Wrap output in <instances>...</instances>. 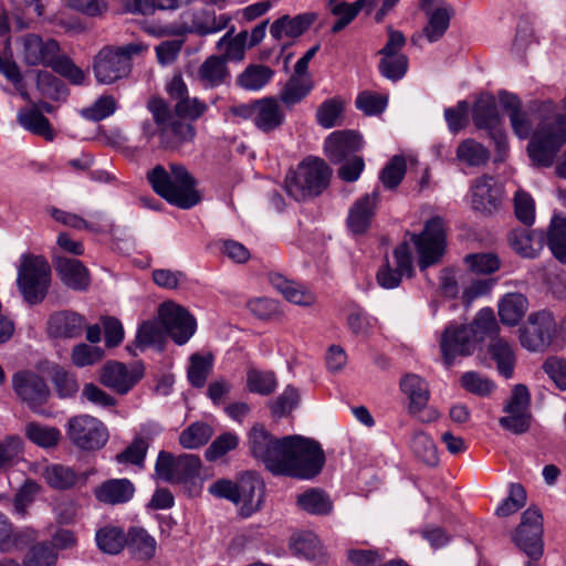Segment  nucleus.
Here are the masks:
<instances>
[{
	"mask_svg": "<svg viewBox=\"0 0 566 566\" xmlns=\"http://www.w3.org/2000/svg\"><path fill=\"white\" fill-rule=\"evenodd\" d=\"M531 395L526 386L516 385L505 403L503 411L506 416L499 419L500 426L514 434H522L531 427Z\"/></svg>",
	"mask_w": 566,
	"mask_h": 566,
	"instance_id": "obj_13",
	"label": "nucleus"
},
{
	"mask_svg": "<svg viewBox=\"0 0 566 566\" xmlns=\"http://www.w3.org/2000/svg\"><path fill=\"white\" fill-rule=\"evenodd\" d=\"M247 386L251 392L269 396L275 391L277 380L273 371L250 369L247 374Z\"/></svg>",
	"mask_w": 566,
	"mask_h": 566,
	"instance_id": "obj_53",
	"label": "nucleus"
},
{
	"mask_svg": "<svg viewBox=\"0 0 566 566\" xmlns=\"http://www.w3.org/2000/svg\"><path fill=\"white\" fill-rule=\"evenodd\" d=\"M55 271L63 284L75 291H85L91 284L87 268L76 259L57 258Z\"/></svg>",
	"mask_w": 566,
	"mask_h": 566,
	"instance_id": "obj_33",
	"label": "nucleus"
},
{
	"mask_svg": "<svg viewBox=\"0 0 566 566\" xmlns=\"http://www.w3.org/2000/svg\"><path fill=\"white\" fill-rule=\"evenodd\" d=\"M201 460L195 454L175 457L167 451L158 453L155 463L157 479L168 483H185L199 475Z\"/></svg>",
	"mask_w": 566,
	"mask_h": 566,
	"instance_id": "obj_11",
	"label": "nucleus"
},
{
	"mask_svg": "<svg viewBox=\"0 0 566 566\" xmlns=\"http://www.w3.org/2000/svg\"><path fill=\"white\" fill-rule=\"evenodd\" d=\"M254 113V126L263 133L280 128L285 120L282 104L275 97L256 99Z\"/></svg>",
	"mask_w": 566,
	"mask_h": 566,
	"instance_id": "obj_28",
	"label": "nucleus"
},
{
	"mask_svg": "<svg viewBox=\"0 0 566 566\" xmlns=\"http://www.w3.org/2000/svg\"><path fill=\"white\" fill-rule=\"evenodd\" d=\"M527 298L521 293L505 294L499 304V316L502 323L514 326L525 315Z\"/></svg>",
	"mask_w": 566,
	"mask_h": 566,
	"instance_id": "obj_38",
	"label": "nucleus"
},
{
	"mask_svg": "<svg viewBox=\"0 0 566 566\" xmlns=\"http://www.w3.org/2000/svg\"><path fill=\"white\" fill-rule=\"evenodd\" d=\"M543 515L537 507H528L523 512L513 542L531 558L539 560L544 553Z\"/></svg>",
	"mask_w": 566,
	"mask_h": 566,
	"instance_id": "obj_12",
	"label": "nucleus"
},
{
	"mask_svg": "<svg viewBox=\"0 0 566 566\" xmlns=\"http://www.w3.org/2000/svg\"><path fill=\"white\" fill-rule=\"evenodd\" d=\"M410 447L413 454L427 465L434 467L438 464V451L436 444L428 434L423 432H416L412 436Z\"/></svg>",
	"mask_w": 566,
	"mask_h": 566,
	"instance_id": "obj_52",
	"label": "nucleus"
},
{
	"mask_svg": "<svg viewBox=\"0 0 566 566\" xmlns=\"http://www.w3.org/2000/svg\"><path fill=\"white\" fill-rule=\"evenodd\" d=\"M274 75V71L262 64H251L237 77V84L247 91H259Z\"/></svg>",
	"mask_w": 566,
	"mask_h": 566,
	"instance_id": "obj_43",
	"label": "nucleus"
},
{
	"mask_svg": "<svg viewBox=\"0 0 566 566\" xmlns=\"http://www.w3.org/2000/svg\"><path fill=\"white\" fill-rule=\"evenodd\" d=\"M555 334V321L547 312H538L528 316L521 333V344L532 352L544 350Z\"/></svg>",
	"mask_w": 566,
	"mask_h": 566,
	"instance_id": "obj_15",
	"label": "nucleus"
},
{
	"mask_svg": "<svg viewBox=\"0 0 566 566\" xmlns=\"http://www.w3.org/2000/svg\"><path fill=\"white\" fill-rule=\"evenodd\" d=\"M473 122L478 128L495 130L493 138L495 139L499 148L505 146V136L501 130H497L500 116L496 108V103L493 96L482 95L478 98L473 107Z\"/></svg>",
	"mask_w": 566,
	"mask_h": 566,
	"instance_id": "obj_25",
	"label": "nucleus"
},
{
	"mask_svg": "<svg viewBox=\"0 0 566 566\" xmlns=\"http://www.w3.org/2000/svg\"><path fill=\"white\" fill-rule=\"evenodd\" d=\"M452 15L453 9L450 6L439 7L428 12L429 20L423 33L429 42H436L442 38L449 28Z\"/></svg>",
	"mask_w": 566,
	"mask_h": 566,
	"instance_id": "obj_46",
	"label": "nucleus"
},
{
	"mask_svg": "<svg viewBox=\"0 0 566 566\" xmlns=\"http://www.w3.org/2000/svg\"><path fill=\"white\" fill-rule=\"evenodd\" d=\"M297 504L305 512L315 515L328 514L333 509L329 496L318 489H310L298 495Z\"/></svg>",
	"mask_w": 566,
	"mask_h": 566,
	"instance_id": "obj_47",
	"label": "nucleus"
},
{
	"mask_svg": "<svg viewBox=\"0 0 566 566\" xmlns=\"http://www.w3.org/2000/svg\"><path fill=\"white\" fill-rule=\"evenodd\" d=\"M509 242L518 255L527 259L536 258L543 249V235L526 228L513 229Z\"/></svg>",
	"mask_w": 566,
	"mask_h": 566,
	"instance_id": "obj_34",
	"label": "nucleus"
},
{
	"mask_svg": "<svg viewBox=\"0 0 566 566\" xmlns=\"http://www.w3.org/2000/svg\"><path fill=\"white\" fill-rule=\"evenodd\" d=\"M457 158L469 166H482L488 163L490 153L482 144L468 138L459 144Z\"/></svg>",
	"mask_w": 566,
	"mask_h": 566,
	"instance_id": "obj_51",
	"label": "nucleus"
},
{
	"mask_svg": "<svg viewBox=\"0 0 566 566\" xmlns=\"http://www.w3.org/2000/svg\"><path fill=\"white\" fill-rule=\"evenodd\" d=\"M212 369L211 356H202L193 354L190 357L188 367V379L193 387L201 388L205 386L208 376Z\"/></svg>",
	"mask_w": 566,
	"mask_h": 566,
	"instance_id": "obj_59",
	"label": "nucleus"
},
{
	"mask_svg": "<svg viewBox=\"0 0 566 566\" xmlns=\"http://www.w3.org/2000/svg\"><path fill=\"white\" fill-rule=\"evenodd\" d=\"M420 271L439 264L447 250V227L441 217L429 219L419 234H412Z\"/></svg>",
	"mask_w": 566,
	"mask_h": 566,
	"instance_id": "obj_8",
	"label": "nucleus"
},
{
	"mask_svg": "<svg viewBox=\"0 0 566 566\" xmlns=\"http://www.w3.org/2000/svg\"><path fill=\"white\" fill-rule=\"evenodd\" d=\"M126 545L139 559L148 560L156 553V539L142 527H132L126 537Z\"/></svg>",
	"mask_w": 566,
	"mask_h": 566,
	"instance_id": "obj_40",
	"label": "nucleus"
},
{
	"mask_svg": "<svg viewBox=\"0 0 566 566\" xmlns=\"http://www.w3.org/2000/svg\"><path fill=\"white\" fill-rule=\"evenodd\" d=\"M230 22V17L227 14H206L202 19L196 18L192 28L186 24H169L160 27L156 32L157 35H184L186 33L195 32L199 35H207L219 32L227 28Z\"/></svg>",
	"mask_w": 566,
	"mask_h": 566,
	"instance_id": "obj_23",
	"label": "nucleus"
},
{
	"mask_svg": "<svg viewBox=\"0 0 566 566\" xmlns=\"http://www.w3.org/2000/svg\"><path fill=\"white\" fill-rule=\"evenodd\" d=\"M468 326L474 333L475 345L484 340L485 337H492L499 328L494 312L491 308H482L472 324Z\"/></svg>",
	"mask_w": 566,
	"mask_h": 566,
	"instance_id": "obj_54",
	"label": "nucleus"
},
{
	"mask_svg": "<svg viewBox=\"0 0 566 566\" xmlns=\"http://www.w3.org/2000/svg\"><path fill=\"white\" fill-rule=\"evenodd\" d=\"M57 553L48 542L39 543L31 547L25 555L23 566H55Z\"/></svg>",
	"mask_w": 566,
	"mask_h": 566,
	"instance_id": "obj_61",
	"label": "nucleus"
},
{
	"mask_svg": "<svg viewBox=\"0 0 566 566\" xmlns=\"http://www.w3.org/2000/svg\"><path fill=\"white\" fill-rule=\"evenodd\" d=\"M11 382L17 397L32 411L41 413L51 395L44 378L32 370H20Z\"/></svg>",
	"mask_w": 566,
	"mask_h": 566,
	"instance_id": "obj_14",
	"label": "nucleus"
},
{
	"mask_svg": "<svg viewBox=\"0 0 566 566\" xmlns=\"http://www.w3.org/2000/svg\"><path fill=\"white\" fill-rule=\"evenodd\" d=\"M365 6L371 9L375 6V0H357L354 3L342 1L329 6L331 12L338 17L337 21L332 27V32L338 33L345 29Z\"/></svg>",
	"mask_w": 566,
	"mask_h": 566,
	"instance_id": "obj_44",
	"label": "nucleus"
},
{
	"mask_svg": "<svg viewBox=\"0 0 566 566\" xmlns=\"http://www.w3.org/2000/svg\"><path fill=\"white\" fill-rule=\"evenodd\" d=\"M277 289L289 302L296 305L311 306L316 301L313 292L294 282L282 281L277 284Z\"/></svg>",
	"mask_w": 566,
	"mask_h": 566,
	"instance_id": "obj_63",
	"label": "nucleus"
},
{
	"mask_svg": "<svg viewBox=\"0 0 566 566\" xmlns=\"http://www.w3.org/2000/svg\"><path fill=\"white\" fill-rule=\"evenodd\" d=\"M396 268L391 269L387 263L377 272V282L385 289L397 287L403 275L411 276L413 272L412 258L408 243L399 244L394 251Z\"/></svg>",
	"mask_w": 566,
	"mask_h": 566,
	"instance_id": "obj_21",
	"label": "nucleus"
},
{
	"mask_svg": "<svg viewBox=\"0 0 566 566\" xmlns=\"http://www.w3.org/2000/svg\"><path fill=\"white\" fill-rule=\"evenodd\" d=\"M52 382L60 398H71L78 391L76 377L57 365L52 368Z\"/></svg>",
	"mask_w": 566,
	"mask_h": 566,
	"instance_id": "obj_62",
	"label": "nucleus"
},
{
	"mask_svg": "<svg viewBox=\"0 0 566 566\" xmlns=\"http://www.w3.org/2000/svg\"><path fill=\"white\" fill-rule=\"evenodd\" d=\"M166 91L171 99L176 102L175 113L180 118L196 120L208 109L205 102L198 97H190L188 86L180 74L174 75L167 84Z\"/></svg>",
	"mask_w": 566,
	"mask_h": 566,
	"instance_id": "obj_17",
	"label": "nucleus"
},
{
	"mask_svg": "<svg viewBox=\"0 0 566 566\" xmlns=\"http://www.w3.org/2000/svg\"><path fill=\"white\" fill-rule=\"evenodd\" d=\"M159 321H146L139 326L133 346L145 350L150 346H160L166 335H169L178 345H182L193 335L196 321L182 306L166 302L159 307Z\"/></svg>",
	"mask_w": 566,
	"mask_h": 566,
	"instance_id": "obj_3",
	"label": "nucleus"
},
{
	"mask_svg": "<svg viewBox=\"0 0 566 566\" xmlns=\"http://www.w3.org/2000/svg\"><path fill=\"white\" fill-rule=\"evenodd\" d=\"M379 202V191L375 189L358 198L349 208L346 224L354 235L365 234L370 228L376 216Z\"/></svg>",
	"mask_w": 566,
	"mask_h": 566,
	"instance_id": "obj_19",
	"label": "nucleus"
},
{
	"mask_svg": "<svg viewBox=\"0 0 566 566\" xmlns=\"http://www.w3.org/2000/svg\"><path fill=\"white\" fill-rule=\"evenodd\" d=\"M126 535L120 528L107 526L96 534V542L104 553L118 554L126 545Z\"/></svg>",
	"mask_w": 566,
	"mask_h": 566,
	"instance_id": "obj_57",
	"label": "nucleus"
},
{
	"mask_svg": "<svg viewBox=\"0 0 566 566\" xmlns=\"http://www.w3.org/2000/svg\"><path fill=\"white\" fill-rule=\"evenodd\" d=\"M93 473V470L77 473L71 467L53 463L45 465L41 475L50 488L59 491H65L76 486L80 483L85 484L88 476Z\"/></svg>",
	"mask_w": 566,
	"mask_h": 566,
	"instance_id": "obj_26",
	"label": "nucleus"
},
{
	"mask_svg": "<svg viewBox=\"0 0 566 566\" xmlns=\"http://www.w3.org/2000/svg\"><path fill=\"white\" fill-rule=\"evenodd\" d=\"M264 495L263 481L253 472L244 473L238 481L237 503L247 515L258 511Z\"/></svg>",
	"mask_w": 566,
	"mask_h": 566,
	"instance_id": "obj_27",
	"label": "nucleus"
},
{
	"mask_svg": "<svg viewBox=\"0 0 566 566\" xmlns=\"http://www.w3.org/2000/svg\"><path fill=\"white\" fill-rule=\"evenodd\" d=\"M147 109L153 119H145L140 125V139L146 145H155L164 150H178L191 143L196 136L192 124L175 119L171 111L161 97L153 96L147 102Z\"/></svg>",
	"mask_w": 566,
	"mask_h": 566,
	"instance_id": "obj_2",
	"label": "nucleus"
},
{
	"mask_svg": "<svg viewBox=\"0 0 566 566\" xmlns=\"http://www.w3.org/2000/svg\"><path fill=\"white\" fill-rule=\"evenodd\" d=\"M19 124L29 132L52 140L54 137L49 119L36 108H21L18 113Z\"/></svg>",
	"mask_w": 566,
	"mask_h": 566,
	"instance_id": "obj_39",
	"label": "nucleus"
},
{
	"mask_svg": "<svg viewBox=\"0 0 566 566\" xmlns=\"http://www.w3.org/2000/svg\"><path fill=\"white\" fill-rule=\"evenodd\" d=\"M332 170L321 158L307 157L285 177V190L296 201L319 196L329 185Z\"/></svg>",
	"mask_w": 566,
	"mask_h": 566,
	"instance_id": "obj_6",
	"label": "nucleus"
},
{
	"mask_svg": "<svg viewBox=\"0 0 566 566\" xmlns=\"http://www.w3.org/2000/svg\"><path fill=\"white\" fill-rule=\"evenodd\" d=\"M464 262L471 272L478 274H492L501 268V260L492 252L468 254Z\"/></svg>",
	"mask_w": 566,
	"mask_h": 566,
	"instance_id": "obj_60",
	"label": "nucleus"
},
{
	"mask_svg": "<svg viewBox=\"0 0 566 566\" xmlns=\"http://www.w3.org/2000/svg\"><path fill=\"white\" fill-rule=\"evenodd\" d=\"M314 81L312 75L293 74L279 94V101L286 106L301 103L313 90Z\"/></svg>",
	"mask_w": 566,
	"mask_h": 566,
	"instance_id": "obj_37",
	"label": "nucleus"
},
{
	"mask_svg": "<svg viewBox=\"0 0 566 566\" xmlns=\"http://www.w3.org/2000/svg\"><path fill=\"white\" fill-rule=\"evenodd\" d=\"M24 433L32 443L43 449L54 448L61 440V432L57 428L35 421L25 424Z\"/></svg>",
	"mask_w": 566,
	"mask_h": 566,
	"instance_id": "obj_45",
	"label": "nucleus"
},
{
	"mask_svg": "<svg viewBox=\"0 0 566 566\" xmlns=\"http://www.w3.org/2000/svg\"><path fill=\"white\" fill-rule=\"evenodd\" d=\"M195 81L205 90H212L228 84L230 71L224 63V59L219 55L208 56L198 67Z\"/></svg>",
	"mask_w": 566,
	"mask_h": 566,
	"instance_id": "obj_29",
	"label": "nucleus"
},
{
	"mask_svg": "<svg viewBox=\"0 0 566 566\" xmlns=\"http://www.w3.org/2000/svg\"><path fill=\"white\" fill-rule=\"evenodd\" d=\"M317 20L314 12H305L295 17L284 14L270 27V33L275 40L283 38L295 39L304 34Z\"/></svg>",
	"mask_w": 566,
	"mask_h": 566,
	"instance_id": "obj_30",
	"label": "nucleus"
},
{
	"mask_svg": "<svg viewBox=\"0 0 566 566\" xmlns=\"http://www.w3.org/2000/svg\"><path fill=\"white\" fill-rule=\"evenodd\" d=\"M400 388L410 400L409 412L416 415L427 407L430 391L427 382L418 375H406L400 380Z\"/></svg>",
	"mask_w": 566,
	"mask_h": 566,
	"instance_id": "obj_35",
	"label": "nucleus"
},
{
	"mask_svg": "<svg viewBox=\"0 0 566 566\" xmlns=\"http://www.w3.org/2000/svg\"><path fill=\"white\" fill-rule=\"evenodd\" d=\"M212 433V428L209 424L195 422L180 433L179 442L186 449H197L206 444Z\"/></svg>",
	"mask_w": 566,
	"mask_h": 566,
	"instance_id": "obj_56",
	"label": "nucleus"
},
{
	"mask_svg": "<svg viewBox=\"0 0 566 566\" xmlns=\"http://www.w3.org/2000/svg\"><path fill=\"white\" fill-rule=\"evenodd\" d=\"M147 46L142 43H129L123 48H104L95 57L94 73L97 82L112 84L128 75L130 57L140 54Z\"/></svg>",
	"mask_w": 566,
	"mask_h": 566,
	"instance_id": "obj_9",
	"label": "nucleus"
},
{
	"mask_svg": "<svg viewBox=\"0 0 566 566\" xmlns=\"http://www.w3.org/2000/svg\"><path fill=\"white\" fill-rule=\"evenodd\" d=\"M460 282L465 285L462 291V302L464 305L469 306L476 298L488 295L491 292L495 280L470 279L469 275L465 274L460 277Z\"/></svg>",
	"mask_w": 566,
	"mask_h": 566,
	"instance_id": "obj_55",
	"label": "nucleus"
},
{
	"mask_svg": "<svg viewBox=\"0 0 566 566\" xmlns=\"http://www.w3.org/2000/svg\"><path fill=\"white\" fill-rule=\"evenodd\" d=\"M248 446L250 453L274 475L310 480L319 474L325 463L318 442L301 436L277 439L261 424L250 430Z\"/></svg>",
	"mask_w": 566,
	"mask_h": 566,
	"instance_id": "obj_1",
	"label": "nucleus"
},
{
	"mask_svg": "<svg viewBox=\"0 0 566 566\" xmlns=\"http://www.w3.org/2000/svg\"><path fill=\"white\" fill-rule=\"evenodd\" d=\"M361 147V138L354 130L333 132L325 140V153L333 164H339L346 158L357 156L356 153Z\"/></svg>",
	"mask_w": 566,
	"mask_h": 566,
	"instance_id": "obj_22",
	"label": "nucleus"
},
{
	"mask_svg": "<svg viewBox=\"0 0 566 566\" xmlns=\"http://www.w3.org/2000/svg\"><path fill=\"white\" fill-rule=\"evenodd\" d=\"M406 171L407 164L405 157L396 155L381 169L379 179L386 189H395L402 181Z\"/></svg>",
	"mask_w": 566,
	"mask_h": 566,
	"instance_id": "obj_58",
	"label": "nucleus"
},
{
	"mask_svg": "<svg viewBox=\"0 0 566 566\" xmlns=\"http://www.w3.org/2000/svg\"><path fill=\"white\" fill-rule=\"evenodd\" d=\"M10 14L18 30L30 28L33 19L29 17V9L33 7L38 17L44 13V6L41 0H9Z\"/></svg>",
	"mask_w": 566,
	"mask_h": 566,
	"instance_id": "obj_49",
	"label": "nucleus"
},
{
	"mask_svg": "<svg viewBox=\"0 0 566 566\" xmlns=\"http://www.w3.org/2000/svg\"><path fill=\"white\" fill-rule=\"evenodd\" d=\"M147 179L157 195L181 209H189L200 201L196 179L182 165H170V171L157 165L147 174Z\"/></svg>",
	"mask_w": 566,
	"mask_h": 566,
	"instance_id": "obj_5",
	"label": "nucleus"
},
{
	"mask_svg": "<svg viewBox=\"0 0 566 566\" xmlns=\"http://www.w3.org/2000/svg\"><path fill=\"white\" fill-rule=\"evenodd\" d=\"M52 270L42 255L23 254L18 266L17 285L29 305L44 301L51 286Z\"/></svg>",
	"mask_w": 566,
	"mask_h": 566,
	"instance_id": "obj_7",
	"label": "nucleus"
},
{
	"mask_svg": "<svg viewBox=\"0 0 566 566\" xmlns=\"http://www.w3.org/2000/svg\"><path fill=\"white\" fill-rule=\"evenodd\" d=\"M24 442L19 436H7L0 440V471L13 468L22 460Z\"/></svg>",
	"mask_w": 566,
	"mask_h": 566,
	"instance_id": "obj_48",
	"label": "nucleus"
},
{
	"mask_svg": "<svg viewBox=\"0 0 566 566\" xmlns=\"http://www.w3.org/2000/svg\"><path fill=\"white\" fill-rule=\"evenodd\" d=\"M144 376L142 366L135 365L127 367L123 363H107L99 376V381L116 391L117 394H127Z\"/></svg>",
	"mask_w": 566,
	"mask_h": 566,
	"instance_id": "obj_18",
	"label": "nucleus"
},
{
	"mask_svg": "<svg viewBox=\"0 0 566 566\" xmlns=\"http://www.w3.org/2000/svg\"><path fill=\"white\" fill-rule=\"evenodd\" d=\"M475 348L474 333L469 326H449L440 339V349L444 364L450 367L458 357H465Z\"/></svg>",
	"mask_w": 566,
	"mask_h": 566,
	"instance_id": "obj_16",
	"label": "nucleus"
},
{
	"mask_svg": "<svg viewBox=\"0 0 566 566\" xmlns=\"http://www.w3.org/2000/svg\"><path fill=\"white\" fill-rule=\"evenodd\" d=\"M233 28L228 31L217 43L218 50H223V54L219 55L228 61H242L245 55L249 33L241 31L235 36H232Z\"/></svg>",
	"mask_w": 566,
	"mask_h": 566,
	"instance_id": "obj_41",
	"label": "nucleus"
},
{
	"mask_svg": "<svg viewBox=\"0 0 566 566\" xmlns=\"http://www.w3.org/2000/svg\"><path fill=\"white\" fill-rule=\"evenodd\" d=\"M85 326V317L72 311L55 312L48 322L50 335L59 338L80 337Z\"/></svg>",
	"mask_w": 566,
	"mask_h": 566,
	"instance_id": "obj_32",
	"label": "nucleus"
},
{
	"mask_svg": "<svg viewBox=\"0 0 566 566\" xmlns=\"http://www.w3.org/2000/svg\"><path fill=\"white\" fill-rule=\"evenodd\" d=\"M66 437L82 451H96L106 444L109 434L99 419L90 415H77L69 419Z\"/></svg>",
	"mask_w": 566,
	"mask_h": 566,
	"instance_id": "obj_10",
	"label": "nucleus"
},
{
	"mask_svg": "<svg viewBox=\"0 0 566 566\" xmlns=\"http://www.w3.org/2000/svg\"><path fill=\"white\" fill-rule=\"evenodd\" d=\"M93 494L103 504L119 505L133 499L135 486L128 479H109L96 486Z\"/></svg>",
	"mask_w": 566,
	"mask_h": 566,
	"instance_id": "obj_31",
	"label": "nucleus"
},
{
	"mask_svg": "<svg viewBox=\"0 0 566 566\" xmlns=\"http://www.w3.org/2000/svg\"><path fill=\"white\" fill-rule=\"evenodd\" d=\"M490 355L497 364V369L505 378H511L514 370L515 355L512 346L504 339L494 340L489 347Z\"/></svg>",
	"mask_w": 566,
	"mask_h": 566,
	"instance_id": "obj_50",
	"label": "nucleus"
},
{
	"mask_svg": "<svg viewBox=\"0 0 566 566\" xmlns=\"http://www.w3.org/2000/svg\"><path fill=\"white\" fill-rule=\"evenodd\" d=\"M502 189L491 176L484 175L471 185V205L473 210L490 214L501 206Z\"/></svg>",
	"mask_w": 566,
	"mask_h": 566,
	"instance_id": "obj_20",
	"label": "nucleus"
},
{
	"mask_svg": "<svg viewBox=\"0 0 566 566\" xmlns=\"http://www.w3.org/2000/svg\"><path fill=\"white\" fill-rule=\"evenodd\" d=\"M293 555L307 560H318L324 556V547L318 537L310 531H300L290 538Z\"/></svg>",
	"mask_w": 566,
	"mask_h": 566,
	"instance_id": "obj_36",
	"label": "nucleus"
},
{
	"mask_svg": "<svg viewBox=\"0 0 566 566\" xmlns=\"http://www.w3.org/2000/svg\"><path fill=\"white\" fill-rule=\"evenodd\" d=\"M547 244L553 255L562 263H566V217L555 214L551 221Z\"/></svg>",
	"mask_w": 566,
	"mask_h": 566,
	"instance_id": "obj_42",
	"label": "nucleus"
},
{
	"mask_svg": "<svg viewBox=\"0 0 566 566\" xmlns=\"http://www.w3.org/2000/svg\"><path fill=\"white\" fill-rule=\"evenodd\" d=\"M461 386L469 392L478 396H490L495 389V384L475 371H468L461 376Z\"/></svg>",
	"mask_w": 566,
	"mask_h": 566,
	"instance_id": "obj_64",
	"label": "nucleus"
},
{
	"mask_svg": "<svg viewBox=\"0 0 566 566\" xmlns=\"http://www.w3.org/2000/svg\"><path fill=\"white\" fill-rule=\"evenodd\" d=\"M564 112H556L552 102L542 104L541 123L528 143L527 151L535 166L549 167L566 143V98L563 101Z\"/></svg>",
	"mask_w": 566,
	"mask_h": 566,
	"instance_id": "obj_4",
	"label": "nucleus"
},
{
	"mask_svg": "<svg viewBox=\"0 0 566 566\" xmlns=\"http://www.w3.org/2000/svg\"><path fill=\"white\" fill-rule=\"evenodd\" d=\"M23 55L29 65L45 64L51 66L59 55L60 45L55 40L43 41L36 34L22 38Z\"/></svg>",
	"mask_w": 566,
	"mask_h": 566,
	"instance_id": "obj_24",
	"label": "nucleus"
}]
</instances>
